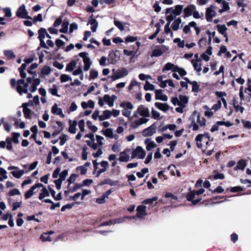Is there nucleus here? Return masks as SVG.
Instances as JSON below:
<instances>
[{
	"label": "nucleus",
	"instance_id": "nucleus-22",
	"mask_svg": "<svg viewBox=\"0 0 251 251\" xmlns=\"http://www.w3.org/2000/svg\"><path fill=\"white\" fill-rule=\"evenodd\" d=\"M100 165L102 169L99 170L97 173V177H99L100 175L106 171L108 167V163L107 161H102L100 163Z\"/></svg>",
	"mask_w": 251,
	"mask_h": 251
},
{
	"label": "nucleus",
	"instance_id": "nucleus-57",
	"mask_svg": "<svg viewBox=\"0 0 251 251\" xmlns=\"http://www.w3.org/2000/svg\"><path fill=\"white\" fill-rule=\"evenodd\" d=\"M72 77L67 75H62L60 76V80L61 82H66L69 80H72Z\"/></svg>",
	"mask_w": 251,
	"mask_h": 251
},
{
	"label": "nucleus",
	"instance_id": "nucleus-63",
	"mask_svg": "<svg viewBox=\"0 0 251 251\" xmlns=\"http://www.w3.org/2000/svg\"><path fill=\"white\" fill-rule=\"evenodd\" d=\"M67 136L65 134H62L59 137V139L60 140V144L61 146H63L65 144L67 141Z\"/></svg>",
	"mask_w": 251,
	"mask_h": 251
},
{
	"label": "nucleus",
	"instance_id": "nucleus-11",
	"mask_svg": "<svg viewBox=\"0 0 251 251\" xmlns=\"http://www.w3.org/2000/svg\"><path fill=\"white\" fill-rule=\"evenodd\" d=\"M104 102L106 103L109 107L114 106V103L111 100L110 96L109 95L106 94L103 97L99 98L98 104L100 106H103Z\"/></svg>",
	"mask_w": 251,
	"mask_h": 251
},
{
	"label": "nucleus",
	"instance_id": "nucleus-13",
	"mask_svg": "<svg viewBox=\"0 0 251 251\" xmlns=\"http://www.w3.org/2000/svg\"><path fill=\"white\" fill-rule=\"evenodd\" d=\"M27 82L31 84L29 89L31 92H34L37 90V87L40 83V80L39 78H34L33 77H28L27 79Z\"/></svg>",
	"mask_w": 251,
	"mask_h": 251
},
{
	"label": "nucleus",
	"instance_id": "nucleus-7",
	"mask_svg": "<svg viewBox=\"0 0 251 251\" xmlns=\"http://www.w3.org/2000/svg\"><path fill=\"white\" fill-rule=\"evenodd\" d=\"M171 101L175 105H182L185 107L188 102V98L186 96L180 95L178 98H173Z\"/></svg>",
	"mask_w": 251,
	"mask_h": 251
},
{
	"label": "nucleus",
	"instance_id": "nucleus-59",
	"mask_svg": "<svg viewBox=\"0 0 251 251\" xmlns=\"http://www.w3.org/2000/svg\"><path fill=\"white\" fill-rule=\"evenodd\" d=\"M98 71L91 69L90 72V77L91 79H95L98 76Z\"/></svg>",
	"mask_w": 251,
	"mask_h": 251
},
{
	"label": "nucleus",
	"instance_id": "nucleus-26",
	"mask_svg": "<svg viewBox=\"0 0 251 251\" xmlns=\"http://www.w3.org/2000/svg\"><path fill=\"white\" fill-rule=\"evenodd\" d=\"M145 144L146 145V150L147 151H150L151 149L156 147V144L151 139H146L145 141Z\"/></svg>",
	"mask_w": 251,
	"mask_h": 251
},
{
	"label": "nucleus",
	"instance_id": "nucleus-28",
	"mask_svg": "<svg viewBox=\"0 0 251 251\" xmlns=\"http://www.w3.org/2000/svg\"><path fill=\"white\" fill-rule=\"evenodd\" d=\"M182 23V20L180 18L176 19L172 23V27L175 31H176L179 29L180 25Z\"/></svg>",
	"mask_w": 251,
	"mask_h": 251
},
{
	"label": "nucleus",
	"instance_id": "nucleus-46",
	"mask_svg": "<svg viewBox=\"0 0 251 251\" xmlns=\"http://www.w3.org/2000/svg\"><path fill=\"white\" fill-rule=\"evenodd\" d=\"M87 144L94 150H96L99 148V145L95 142V141H86Z\"/></svg>",
	"mask_w": 251,
	"mask_h": 251
},
{
	"label": "nucleus",
	"instance_id": "nucleus-35",
	"mask_svg": "<svg viewBox=\"0 0 251 251\" xmlns=\"http://www.w3.org/2000/svg\"><path fill=\"white\" fill-rule=\"evenodd\" d=\"M218 31L222 34L225 37H226V30L227 28L225 25H218L217 26Z\"/></svg>",
	"mask_w": 251,
	"mask_h": 251
},
{
	"label": "nucleus",
	"instance_id": "nucleus-16",
	"mask_svg": "<svg viewBox=\"0 0 251 251\" xmlns=\"http://www.w3.org/2000/svg\"><path fill=\"white\" fill-rule=\"evenodd\" d=\"M168 50V48L164 46H162L158 48L154 49L152 51V57H159L161 56L165 52Z\"/></svg>",
	"mask_w": 251,
	"mask_h": 251
},
{
	"label": "nucleus",
	"instance_id": "nucleus-25",
	"mask_svg": "<svg viewBox=\"0 0 251 251\" xmlns=\"http://www.w3.org/2000/svg\"><path fill=\"white\" fill-rule=\"evenodd\" d=\"M154 105L159 110L164 112H166L169 109V106L165 103L156 102Z\"/></svg>",
	"mask_w": 251,
	"mask_h": 251
},
{
	"label": "nucleus",
	"instance_id": "nucleus-52",
	"mask_svg": "<svg viewBox=\"0 0 251 251\" xmlns=\"http://www.w3.org/2000/svg\"><path fill=\"white\" fill-rule=\"evenodd\" d=\"M68 175V171L66 170H64L63 172H62L59 174V178L58 179L63 181V180H64L66 179V178Z\"/></svg>",
	"mask_w": 251,
	"mask_h": 251
},
{
	"label": "nucleus",
	"instance_id": "nucleus-14",
	"mask_svg": "<svg viewBox=\"0 0 251 251\" xmlns=\"http://www.w3.org/2000/svg\"><path fill=\"white\" fill-rule=\"evenodd\" d=\"M130 151V149L126 148L123 151L121 152L119 154V161L123 162H127L129 161L130 156L129 152Z\"/></svg>",
	"mask_w": 251,
	"mask_h": 251
},
{
	"label": "nucleus",
	"instance_id": "nucleus-4",
	"mask_svg": "<svg viewBox=\"0 0 251 251\" xmlns=\"http://www.w3.org/2000/svg\"><path fill=\"white\" fill-rule=\"evenodd\" d=\"M120 107L123 109L122 111L123 115L126 117H130L131 111L134 108L133 104L130 101H123L120 103Z\"/></svg>",
	"mask_w": 251,
	"mask_h": 251
},
{
	"label": "nucleus",
	"instance_id": "nucleus-64",
	"mask_svg": "<svg viewBox=\"0 0 251 251\" xmlns=\"http://www.w3.org/2000/svg\"><path fill=\"white\" fill-rule=\"evenodd\" d=\"M104 140V138L100 135H97L96 136V140L98 142V144L99 145L100 147H101L103 143V140Z\"/></svg>",
	"mask_w": 251,
	"mask_h": 251
},
{
	"label": "nucleus",
	"instance_id": "nucleus-8",
	"mask_svg": "<svg viewBox=\"0 0 251 251\" xmlns=\"http://www.w3.org/2000/svg\"><path fill=\"white\" fill-rule=\"evenodd\" d=\"M16 16L21 19H31V17L28 15V12L26 9L25 4H23L17 9L16 12Z\"/></svg>",
	"mask_w": 251,
	"mask_h": 251
},
{
	"label": "nucleus",
	"instance_id": "nucleus-31",
	"mask_svg": "<svg viewBox=\"0 0 251 251\" xmlns=\"http://www.w3.org/2000/svg\"><path fill=\"white\" fill-rule=\"evenodd\" d=\"M91 25V29L92 32H95L98 26V23L95 19H92L89 21L88 25Z\"/></svg>",
	"mask_w": 251,
	"mask_h": 251
},
{
	"label": "nucleus",
	"instance_id": "nucleus-61",
	"mask_svg": "<svg viewBox=\"0 0 251 251\" xmlns=\"http://www.w3.org/2000/svg\"><path fill=\"white\" fill-rule=\"evenodd\" d=\"M221 106H222L221 101L218 100L216 103L214 104L212 106L211 109L212 110H214L215 111H217V110H218L219 109H220L221 108Z\"/></svg>",
	"mask_w": 251,
	"mask_h": 251
},
{
	"label": "nucleus",
	"instance_id": "nucleus-24",
	"mask_svg": "<svg viewBox=\"0 0 251 251\" xmlns=\"http://www.w3.org/2000/svg\"><path fill=\"white\" fill-rule=\"evenodd\" d=\"M112 112L110 110H105L103 111L102 114L99 116V120L100 121L108 119L111 117Z\"/></svg>",
	"mask_w": 251,
	"mask_h": 251
},
{
	"label": "nucleus",
	"instance_id": "nucleus-48",
	"mask_svg": "<svg viewBox=\"0 0 251 251\" xmlns=\"http://www.w3.org/2000/svg\"><path fill=\"white\" fill-rule=\"evenodd\" d=\"M49 92L53 96L60 97V95H58V90L56 85H53L52 88H50Z\"/></svg>",
	"mask_w": 251,
	"mask_h": 251
},
{
	"label": "nucleus",
	"instance_id": "nucleus-10",
	"mask_svg": "<svg viewBox=\"0 0 251 251\" xmlns=\"http://www.w3.org/2000/svg\"><path fill=\"white\" fill-rule=\"evenodd\" d=\"M215 9L216 7L212 5L206 9L205 17L207 22H211L213 18L216 16V12Z\"/></svg>",
	"mask_w": 251,
	"mask_h": 251
},
{
	"label": "nucleus",
	"instance_id": "nucleus-58",
	"mask_svg": "<svg viewBox=\"0 0 251 251\" xmlns=\"http://www.w3.org/2000/svg\"><path fill=\"white\" fill-rule=\"evenodd\" d=\"M78 126L81 132H83L85 131V121L84 120H81L78 122Z\"/></svg>",
	"mask_w": 251,
	"mask_h": 251
},
{
	"label": "nucleus",
	"instance_id": "nucleus-1",
	"mask_svg": "<svg viewBox=\"0 0 251 251\" xmlns=\"http://www.w3.org/2000/svg\"><path fill=\"white\" fill-rule=\"evenodd\" d=\"M150 116L149 109L143 105H139L136 110L134 112L133 117L138 118L136 120L132 122L130 125V126L135 129L138 127L139 126L147 123L149 121V119L147 118Z\"/></svg>",
	"mask_w": 251,
	"mask_h": 251
},
{
	"label": "nucleus",
	"instance_id": "nucleus-37",
	"mask_svg": "<svg viewBox=\"0 0 251 251\" xmlns=\"http://www.w3.org/2000/svg\"><path fill=\"white\" fill-rule=\"evenodd\" d=\"M135 87H137L138 88L140 89L141 84L136 80H132L130 83L129 85L128 86V90L129 91H131Z\"/></svg>",
	"mask_w": 251,
	"mask_h": 251
},
{
	"label": "nucleus",
	"instance_id": "nucleus-54",
	"mask_svg": "<svg viewBox=\"0 0 251 251\" xmlns=\"http://www.w3.org/2000/svg\"><path fill=\"white\" fill-rule=\"evenodd\" d=\"M76 170L77 172H79L80 174L82 175L86 174L87 171V169L85 168V166H83V165L78 166Z\"/></svg>",
	"mask_w": 251,
	"mask_h": 251
},
{
	"label": "nucleus",
	"instance_id": "nucleus-60",
	"mask_svg": "<svg viewBox=\"0 0 251 251\" xmlns=\"http://www.w3.org/2000/svg\"><path fill=\"white\" fill-rule=\"evenodd\" d=\"M25 117L26 119H30L31 117V110L27 107H25L23 109Z\"/></svg>",
	"mask_w": 251,
	"mask_h": 251
},
{
	"label": "nucleus",
	"instance_id": "nucleus-3",
	"mask_svg": "<svg viewBox=\"0 0 251 251\" xmlns=\"http://www.w3.org/2000/svg\"><path fill=\"white\" fill-rule=\"evenodd\" d=\"M191 126L194 131L198 130L200 126H203L205 125V119L204 117H201L197 111L193 112Z\"/></svg>",
	"mask_w": 251,
	"mask_h": 251
},
{
	"label": "nucleus",
	"instance_id": "nucleus-47",
	"mask_svg": "<svg viewBox=\"0 0 251 251\" xmlns=\"http://www.w3.org/2000/svg\"><path fill=\"white\" fill-rule=\"evenodd\" d=\"M233 106L236 112L239 111L241 113L244 112V108L243 106L238 105L235 100H234L233 101Z\"/></svg>",
	"mask_w": 251,
	"mask_h": 251
},
{
	"label": "nucleus",
	"instance_id": "nucleus-38",
	"mask_svg": "<svg viewBox=\"0 0 251 251\" xmlns=\"http://www.w3.org/2000/svg\"><path fill=\"white\" fill-rule=\"evenodd\" d=\"M13 176L17 178H20L25 174L24 170H15L11 172Z\"/></svg>",
	"mask_w": 251,
	"mask_h": 251
},
{
	"label": "nucleus",
	"instance_id": "nucleus-29",
	"mask_svg": "<svg viewBox=\"0 0 251 251\" xmlns=\"http://www.w3.org/2000/svg\"><path fill=\"white\" fill-rule=\"evenodd\" d=\"M191 63L193 65V66L194 68V69L197 72H201L202 69H201V64L200 61L197 60H192Z\"/></svg>",
	"mask_w": 251,
	"mask_h": 251
},
{
	"label": "nucleus",
	"instance_id": "nucleus-5",
	"mask_svg": "<svg viewBox=\"0 0 251 251\" xmlns=\"http://www.w3.org/2000/svg\"><path fill=\"white\" fill-rule=\"evenodd\" d=\"M112 71L114 72L111 78L113 80H116L119 78L125 77L128 74V71L125 68L121 69H119L115 71V69H113Z\"/></svg>",
	"mask_w": 251,
	"mask_h": 251
},
{
	"label": "nucleus",
	"instance_id": "nucleus-17",
	"mask_svg": "<svg viewBox=\"0 0 251 251\" xmlns=\"http://www.w3.org/2000/svg\"><path fill=\"white\" fill-rule=\"evenodd\" d=\"M156 131V126L152 125L150 126L143 130L142 134L144 137L151 136L153 135Z\"/></svg>",
	"mask_w": 251,
	"mask_h": 251
},
{
	"label": "nucleus",
	"instance_id": "nucleus-49",
	"mask_svg": "<svg viewBox=\"0 0 251 251\" xmlns=\"http://www.w3.org/2000/svg\"><path fill=\"white\" fill-rule=\"evenodd\" d=\"M203 108L206 110L204 112V115L208 117H211L213 115V112L211 111L208 106L204 105Z\"/></svg>",
	"mask_w": 251,
	"mask_h": 251
},
{
	"label": "nucleus",
	"instance_id": "nucleus-43",
	"mask_svg": "<svg viewBox=\"0 0 251 251\" xmlns=\"http://www.w3.org/2000/svg\"><path fill=\"white\" fill-rule=\"evenodd\" d=\"M69 25V23L68 22H64L61 26V28L60 29L59 31L61 33H66L68 30V26Z\"/></svg>",
	"mask_w": 251,
	"mask_h": 251
},
{
	"label": "nucleus",
	"instance_id": "nucleus-23",
	"mask_svg": "<svg viewBox=\"0 0 251 251\" xmlns=\"http://www.w3.org/2000/svg\"><path fill=\"white\" fill-rule=\"evenodd\" d=\"M176 65H175L174 64L171 63L170 62H168L165 64L163 68L162 69V72H164L167 71H172L173 72H175L176 69Z\"/></svg>",
	"mask_w": 251,
	"mask_h": 251
},
{
	"label": "nucleus",
	"instance_id": "nucleus-32",
	"mask_svg": "<svg viewBox=\"0 0 251 251\" xmlns=\"http://www.w3.org/2000/svg\"><path fill=\"white\" fill-rule=\"evenodd\" d=\"M41 188H42V189L41 190V192L39 196V199L40 200H43L45 197H48L50 195L49 192L46 189V188L45 187H44V185H43V187H42Z\"/></svg>",
	"mask_w": 251,
	"mask_h": 251
},
{
	"label": "nucleus",
	"instance_id": "nucleus-6",
	"mask_svg": "<svg viewBox=\"0 0 251 251\" xmlns=\"http://www.w3.org/2000/svg\"><path fill=\"white\" fill-rule=\"evenodd\" d=\"M28 87V83H26L23 79H19L17 81V91L20 94L27 93Z\"/></svg>",
	"mask_w": 251,
	"mask_h": 251
},
{
	"label": "nucleus",
	"instance_id": "nucleus-55",
	"mask_svg": "<svg viewBox=\"0 0 251 251\" xmlns=\"http://www.w3.org/2000/svg\"><path fill=\"white\" fill-rule=\"evenodd\" d=\"M149 172V169L148 168H144L142 169L141 172H137L136 175L139 178H142L144 177L145 174Z\"/></svg>",
	"mask_w": 251,
	"mask_h": 251
},
{
	"label": "nucleus",
	"instance_id": "nucleus-18",
	"mask_svg": "<svg viewBox=\"0 0 251 251\" xmlns=\"http://www.w3.org/2000/svg\"><path fill=\"white\" fill-rule=\"evenodd\" d=\"M195 8L196 6L193 4L190 5L185 7L183 10V12L184 14V18H187L193 15Z\"/></svg>",
	"mask_w": 251,
	"mask_h": 251
},
{
	"label": "nucleus",
	"instance_id": "nucleus-20",
	"mask_svg": "<svg viewBox=\"0 0 251 251\" xmlns=\"http://www.w3.org/2000/svg\"><path fill=\"white\" fill-rule=\"evenodd\" d=\"M146 207L144 205H140L137 208V217L143 219L147 215L146 211Z\"/></svg>",
	"mask_w": 251,
	"mask_h": 251
},
{
	"label": "nucleus",
	"instance_id": "nucleus-36",
	"mask_svg": "<svg viewBox=\"0 0 251 251\" xmlns=\"http://www.w3.org/2000/svg\"><path fill=\"white\" fill-rule=\"evenodd\" d=\"M53 233V232L50 231L48 233H45L41 235L40 238L43 241H51L52 238L50 237V234Z\"/></svg>",
	"mask_w": 251,
	"mask_h": 251
},
{
	"label": "nucleus",
	"instance_id": "nucleus-40",
	"mask_svg": "<svg viewBox=\"0 0 251 251\" xmlns=\"http://www.w3.org/2000/svg\"><path fill=\"white\" fill-rule=\"evenodd\" d=\"M76 65L75 61H71L67 66L66 70L68 72H72L75 69Z\"/></svg>",
	"mask_w": 251,
	"mask_h": 251
},
{
	"label": "nucleus",
	"instance_id": "nucleus-33",
	"mask_svg": "<svg viewBox=\"0 0 251 251\" xmlns=\"http://www.w3.org/2000/svg\"><path fill=\"white\" fill-rule=\"evenodd\" d=\"M247 165L246 161L245 160H240L238 163L237 166L235 168V170H243Z\"/></svg>",
	"mask_w": 251,
	"mask_h": 251
},
{
	"label": "nucleus",
	"instance_id": "nucleus-51",
	"mask_svg": "<svg viewBox=\"0 0 251 251\" xmlns=\"http://www.w3.org/2000/svg\"><path fill=\"white\" fill-rule=\"evenodd\" d=\"M157 200V197H153L151 199H146L143 201V203L146 204H152L154 201H156Z\"/></svg>",
	"mask_w": 251,
	"mask_h": 251
},
{
	"label": "nucleus",
	"instance_id": "nucleus-62",
	"mask_svg": "<svg viewBox=\"0 0 251 251\" xmlns=\"http://www.w3.org/2000/svg\"><path fill=\"white\" fill-rule=\"evenodd\" d=\"M20 136V134L18 132H15L13 134L12 140L14 143L16 144L19 143V139L18 138Z\"/></svg>",
	"mask_w": 251,
	"mask_h": 251
},
{
	"label": "nucleus",
	"instance_id": "nucleus-56",
	"mask_svg": "<svg viewBox=\"0 0 251 251\" xmlns=\"http://www.w3.org/2000/svg\"><path fill=\"white\" fill-rule=\"evenodd\" d=\"M184 79L185 81H182L180 82V85L182 87L187 89L188 84H190V82H191V81L187 77H185Z\"/></svg>",
	"mask_w": 251,
	"mask_h": 251
},
{
	"label": "nucleus",
	"instance_id": "nucleus-41",
	"mask_svg": "<svg viewBox=\"0 0 251 251\" xmlns=\"http://www.w3.org/2000/svg\"><path fill=\"white\" fill-rule=\"evenodd\" d=\"M103 134L107 137L113 138L114 137L113 130L111 128H106L103 131Z\"/></svg>",
	"mask_w": 251,
	"mask_h": 251
},
{
	"label": "nucleus",
	"instance_id": "nucleus-12",
	"mask_svg": "<svg viewBox=\"0 0 251 251\" xmlns=\"http://www.w3.org/2000/svg\"><path fill=\"white\" fill-rule=\"evenodd\" d=\"M38 38L40 41V46L44 48L49 49L45 42L44 39L45 38L46 35H47V32L45 28H41L38 30Z\"/></svg>",
	"mask_w": 251,
	"mask_h": 251
},
{
	"label": "nucleus",
	"instance_id": "nucleus-44",
	"mask_svg": "<svg viewBox=\"0 0 251 251\" xmlns=\"http://www.w3.org/2000/svg\"><path fill=\"white\" fill-rule=\"evenodd\" d=\"M175 73H178L180 76H184L187 75V72L183 68L176 66Z\"/></svg>",
	"mask_w": 251,
	"mask_h": 251
},
{
	"label": "nucleus",
	"instance_id": "nucleus-53",
	"mask_svg": "<svg viewBox=\"0 0 251 251\" xmlns=\"http://www.w3.org/2000/svg\"><path fill=\"white\" fill-rule=\"evenodd\" d=\"M144 89L146 91H152L154 89V86L153 84L150 83L149 81H146L145 85H144Z\"/></svg>",
	"mask_w": 251,
	"mask_h": 251
},
{
	"label": "nucleus",
	"instance_id": "nucleus-21",
	"mask_svg": "<svg viewBox=\"0 0 251 251\" xmlns=\"http://www.w3.org/2000/svg\"><path fill=\"white\" fill-rule=\"evenodd\" d=\"M155 99L156 100H161L163 101L168 100V97L166 95L163 94L162 90L161 89L156 90L155 91Z\"/></svg>",
	"mask_w": 251,
	"mask_h": 251
},
{
	"label": "nucleus",
	"instance_id": "nucleus-45",
	"mask_svg": "<svg viewBox=\"0 0 251 251\" xmlns=\"http://www.w3.org/2000/svg\"><path fill=\"white\" fill-rule=\"evenodd\" d=\"M114 25L120 31H122L125 30V25L122 22L115 20Z\"/></svg>",
	"mask_w": 251,
	"mask_h": 251
},
{
	"label": "nucleus",
	"instance_id": "nucleus-2",
	"mask_svg": "<svg viewBox=\"0 0 251 251\" xmlns=\"http://www.w3.org/2000/svg\"><path fill=\"white\" fill-rule=\"evenodd\" d=\"M183 8V6L182 5H176L174 7L167 8L166 10V21L168 22L171 23L176 16L181 14Z\"/></svg>",
	"mask_w": 251,
	"mask_h": 251
},
{
	"label": "nucleus",
	"instance_id": "nucleus-39",
	"mask_svg": "<svg viewBox=\"0 0 251 251\" xmlns=\"http://www.w3.org/2000/svg\"><path fill=\"white\" fill-rule=\"evenodd\" d=\"M7 178L6 171L3 168H0V181H3Z\"/></svg>",
	"mask_w": 251,
	"mask_h": 251
},
{
	"label": "nucleus",
	"instance_id": "nucleus-50",
	"mask_svg": "<svg viewBox=\"0 0 251 251\" xmlns=\"http://www.w3.org/2000/svg\"><path fill=\"white\" fill-rule=\"evenodd\" d=\"M151 114H152V117L155 120H161V118L160 117V113L155 110L154 109H152L151 110Z\"/></svg>",
	"mask_w": 251,
	"mask_h": 251
},
{
	"label": "nucleus",
	"instance_id": "nucleus-9",
	"mask_svg": "<svg viewBox=\"0 0 251 251\" xmlns=\"http://www.w3.org/2000/svg\"><path fill=\"white\" fill-rule=\"evenodd\" d=\"M146 156V152L142 147L138 146L132 152L131 158L133 159L138 157L140 159H143Z\"/></svg>",
	"mask_w": 251,
	"mask_h": 251
},
{
	"label": "nucleus",
	"instance_id": "nucleus-42",
	"mask_svg": "<svg viewBox=\"0 0 251 251\" xmlns=\"http://www.w3.org/2000/svg\"><path fill=\"white\" fill-rule=\"evenodd\" d=\"M190 84L192 86V90L194 92H198L200 90V86L198 85V82L196 81L190 82Z\"/></svg>",
	"mask_w": 251,
	"mask_h": 251
},
{
	"label": "nucleus",
	"instance_id": "nucleus-27",
	"mask_svg": "<svg viewBox=\"0 0 251 251\" xmlns=\"http://www.w3.org/2000/svg\"><path fill=\"white\" fill-rule=\"evenodd\" d=\"M4 56L9 59H13L16 58V55L11 50H3Z\"/></svg>",
	"mask_w": 251,
	"mask_h": 251
},
{
	"label": "nucleus",
	"instance_id": "nucleus-30",
	"mask_svg": "<svg viewBox=\"0 0 251 251\" xmlns=\"http://www.w3.org/2000/svg\"><path fill=\"white\" fill-rule=\"evenodd\" d=\"M70 126L69 128V132L72 134H75L76 133L77 126V122L76 121H70L69 122Z\"/></svg>",
	"mask_w": 251,
	"mask_h": 251
},
{
	"label": "nucleus",
	"instance_id": "nucleus-19",
	"mask_svg": "<svg viewBox=\"0 0 251 251\" xmlns=\"http://www.w3.org/2000/svg\"><path fill=\"white\" fill-rule=\"evenodd\" d=\"M51 111L54 115H58L62 118L65 117V115L63 114L62 109L59 108L56 103L54 104L52 106Z\"/></svg>",
	"mask_w": 251,
	"mask_h": 251
},
{
	"label": "nucleus",
	"instance_id": "nucleus-15",
	"mask_svg": "<svg viewBox=\"0 0 251 251\" xmlns=\"http://www.w3.org/2000/svg\"><path fill=\"white\" fill-rule=\"evenodd\" d=\"M42 187H43V184L42 183H37L35 185H34L33 186H32L30 189L26 192V193L25 194V199H28L31 197L34 193H35L36 192H35V190L38 188H41Z\"/></svg>",
	"mask_w": 251,
	"mask_h": 251
},
{
	"label": "nucleus",
	"instance_id": "nucleus-34",
	"mask_svg": "<svg viewBox=\"0 0 251 251\" xmlns=\"http://www.w3.org/2000/svg\"><path fill=\"white\" fill-rule=\"evenodd\" d=\"M83 63L84 64L83 69L85 71H88L92 65V62L90 58H85L83 59Z\"/></svg>",
	"mask_w": 251,
	"mask_h": 251
}]
</instances>
